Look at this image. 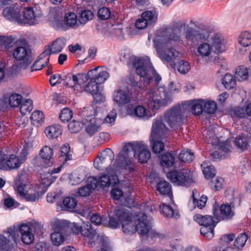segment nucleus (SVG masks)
Instances as JSON below:
<instances>
[{"label":"nucleus","mask_w":251,"mask_h":251,"mask_svg":"<svg viewBox=\"0 0 251 251\" xmlns=\"http://www.w3.org/2000/svg\"><path fill=\"white\" fill-rule=\"evenodd\" d=\"M157 34L160 36L159 38H155L153 41L160 58L168 63L172 69H176L180 74H186L190 69L188 62L180 60L176 63V59L179 56V53L174 48H168L165 50H163L166 45L175 46L179 43L181 41L180 36L175 32L172 27L167 25L160 28Z\"/></svg>","instance_id":"f257e3e1"},{"label":"nucleus","mask_w":251,"mask_h":251,"mask_svg":"<svg viewBox=\"0 0 251 251\" xmlns=\"http://www.w3.org/2000/svg\"><path fill=\"white\" fill-rule=\"evenodd\" d=\"M163 120L172 130H179L184 123V114L180 105L172 107L164 113L163 119L160 118L153 123L150 142L152 151L155 153H159L164 151V144L158 139L164 138L169 132Z\"/></svg>","instance_id":"f03ea898"},{"label":"nucleus","mask_w":251,"mask_h":251,"mask_svg":"<svg viewBox=\"0 0 251 251\" xmlns=\"http://www.w3.org/2000/svg\"><path fill=\"white\" fill-rule=\"evenodd\" d=\"M173 83L170 82L169 87L164 86L159 87L156 90H151L147 94V104L148 108L152 110L150 114L146 109L141 105L134 107L132 105L128 104L126 107V111L129 115H135L139 118H144L149 119L155 112L162 106H167L172 102V89L171 86Z\"/></svg>","instance_id":"7ed1b4c3"},{"label":"nucleus","mask_w":251,"mask_h":251,"mask_svg":"<svg viewBox=\"0 0 251 251\" xmlns=\"http://www.w3.org/2000/svg\"><path fill=\"white\" fill-rule=\"evenodd\" d=\"M194 25L195 28L189 26L186 28L184 33L185 38L192 46L198 45V56L209 60L210 58H212L211 55L213 52L212 47L208 40L211 29L207 25L203 23L196 22Z\"/></svg>","instance_id":"20e7f679"},{"label":"nucleus","mask_w":251,"mask_h":251,"mask_svg":"<svg viewBox=\"0 0 251 251\" xmlns=\"http://www.w3.org/2000/svg\"><path fill=\"white\" fill-rule=\"evenodd\" d=\"M130 64L135 69L137 74L143 78L147 85L153 82V78L157 83L161 79L148 58H137L132 56L129 59Z\"/></svg>","instance_id":"39448f33"},{"label":"nucleus","mask_w":251,"mask_h":251,"mask_svg":"<svg viewBox=\"0 0 251 251\" xmlns=\"http://www.w3.org/2000/svg\"><path fill=\"white\" fill-rule=\"evenodd\" d=\"M135 219L138 222V225H134L131 219L123 224L122 228L125 233L132 234L139 230L142 236L147 235L151 229L150 222L147 219V216L144 212H139L135 216Z\"/></svg>","instance_id":"423d86ee"},{"label":"nucleus","mask_w":251,"mask_h":251,"mask_svg":"<svg viewBox=\"0 0 251 251\" xmlns=\"http://www.w3.org/2000/svg\"><path fill=\"white\" fill-rule=\"evenodd\" d=\"M193 220L201 226L200 233L207 240H211L214 235V228L219 222L215 221L213 217L210 215H202L196 214L193 216Z\"/></svg>","instance_id":"0eeeda50"},{"label":"nucleus","mask_w":251,"mask_h":251,"mask_svg":"<svg viewBox=\"0 0 251 251\" xmlns=\"http://www.w3.org/2000/svg\"><path fill=\"white\" fill-rule=\"evenodd\" d=\"M21 234V239L23 242L26 245L32 243L34 240V236L32 233V227L30 225L26 224H22L20 226H14L7 228L8 237L11 236V239L16 241L19 237V233Z\"/></svg>","instance_id":"6e6552de"},{"label":"nucleus","mask_w":251,"mask_h":251,"mask_svg":"<svg viewBox=\"0 0 251 251\" xmlns=\"http://www.w3.org/2000/svg\"><path fill=\"white\" fill-rule=\"evenodd\" d=\"M167 178L174 185L188 187L193 182L189 171L185 169L173 170L167 174Z\"/></svg>","instance_id":"1a4fd4ad"},{"label":"nucleus","mask_w":251,"mask_h":251,"mask_svg":"<svg viewBox=\"0 0 251 251\" xmlns=\"http://www.w3.org/2000/svg\"><path fill=\"white\" fill-rule=\"evenodd\" d=\"M12 1H0V9L2 10V15L4 18L11 21L18 23L22 9V5Z\"/></svg>","instance_id":"9d476101"},{"label":"nucleus","mask_w":251,"mask_h":251,"mask_svg":"<svg viewBox=\"0 0 251 251\" xmlns=\"http://www.w3.org/2000/svg\"><path fill=\"white\" fill-rule=\"evenodd\" d=\"M132 157L133 156L129 148L128 142L124 146L123 150L118 153L114 165L118 168L133 171L135 167L134 164L130 159V157Z\"/></svg>","instance_id":"9b49d317"},{"label":"nucleus","mask_w":251,"mask_h":251,"mask_svg":"<svg viewBox=\"0 0 251 251\" xmlns=\"http://www.w3.org/2000/svg\"><path fill=\"white\" fill-rule=\"evenodd\" d=\"M35 8V10L31 7L25 8L23 16L20 14L18 24L20 25L28 24L30 25L38 24L41 20L43 13L40 9H37L36 6Z\"/></svg>","instance_id":"f8f14e48"},{"label":"nucleus","mask_w":251,"mask_h":251,"mask_svg":"<svg viewBox=\"0 0 251 251\" xmlns=\"http://www.w3.org/2000/svg\"><path fill=\"white\" fill-rule=\"evenodd\" d=\"M129 148L132 156L135 157L137 154L138 160L142 164L147 162L151 157V152L147 146L142 142H129Z\"/></svg>","instance_id":"ddd939ff"},{"label":"nucleus","mask_w":251,"mask_h":251,"mask_svg":"<svg viewBox=\"0 0 251 251\" xmlns=\"http://www.w3.org/2000/svg\"><path fill=\"white\" fill-rule=\"evenodd\" d=\"M67 226L63 221H57L53 225V232L50 235L52 243L55 246H59L65 241L64 234L66 231Z\"/></svg>","instance_id":"4468645a"},{"label":"nucleus","mask_w":251,"mask_h":251,"mask_svg":"<svg viewBox=\"0 0 251 251\" xmlns=\"http://www.w3.org/2000/svg\"><path fill=\"white\" fill-rule=\"evenodd\" d=\"M63 13L60 11L58 7L52 9L49 14L48 19L50 24L57 30H67L64 21L62 20Z\"/></svg>","instance_id":"2eb2a0df"},{"label":"nucleus","mask_w":251,"mask_h":251,"mask_svg":"<svg viewBox=\"0 0 251 251\" xmlns=\"http://www.w3.org/2000/svg\"><path fill=\"white\" fill-rule=\"evenodd\" d=\"M13 57L17 61H22L21 67L26 68L32 61L30 50L23 46L16 47L12 51Z\"/></svg>","instance_id":"dca6fc26"},{"label":"nucleus","mask_w":251,"mask_h":251,"mask_svg":"<svg viewBox=\"0 0 251 251\" xmlns=\"http://www.w3.org/2000/svg\"><path fill=\"white\" fill-rule=\"evenodd\" d=\"M74 228L77 232H80L82 235L86 237L85 239L91 244L95 243L97 232L93 228L90 223H84L83 227L79 226L77 224L74 225Z\"/></svg>","instance_id":"f3484780"},{"label":"nucleus","mask_w":251,"mask_h":251,"mask_svg":"<svg viewBox=\"0 0 251 251\" xmlns=\"http://www.w3.org/2000/svg\"><path fill=\"white\" fill-rule=\"evenodd\" d=\"M141 78V77L139 78L137 76H131L128 79V89L131 94L138 95L147 86L146 82H145L143 80H142Z\"/></svg>","instance_id":"a211bd4d"},{"label":"nucleus","mask_w":251,"mask_h":251,"mask_svg":"<svg viewBox=\"0 0 251 251\" xmlns=\"http://www.w3.org/2000/svg\"><path fill=\"white\" fill-rule=\"evenodd\" d=\"M204 100L199 99L185 101L183 103V107L191 109L192 113L195 115H200L204 112Z\"/></svg>","instance_id":"6ab92c4d"},{"label":"nucleus","mask_w":251,"mask_h":251,"mask_svg":"<svg viewBox=\"0 0 251 251\" xmlns=\"http://www.w3.org/2000/svg\"><path fill=\"white\" fill-rule=\"evenodd\" d=\"M113 100L118 106L123 107L130 102L131 97L126 91L119 89L114 91Z\"/></svg>","instance_id":"aec40b11"},{"label":"nucleus","mask_w":251,"mask_h":251,"mask_svg":"<svg viewBox=\"0 0 251 251\" xmlns=\"http://www.w3.org/2000/svg\"><path fill=\"white\" fill-rule=\"evenodd\" d=\"M50 54V50H48V49L41 53L38 59L31 66V71L40 70L47 66L49 61V57Z\"/></svg>","instance_id":"412c9836"},{"label":"nucleus","mask_w":251,"mask_h":251,"mask_svg":"<svg viewBox=\"0 0 251 251\" xmlns=\"http://www.w3.org/2000/svg\"><path fill=\"white\" fill-rule=\"evenodd\" d=\"M92 179H96L97 181V187L100 186L101 188L109 187L110 185H115L119 181L117 176L115 175L108 176L104 174L100 176L99 179L96 177H92Z\"/></svg>","instance_id":"4be33fe9"},{"label":"nucleus","mask_w":251,"mask_h":251,"mask_svg":"<svg viewBox=\"0 0 251 251\" xmlns=\"http://www.w3.org/2000/svg\"><path fill=\"white\" fill-rule=\"evenodd\" d=\"M114 158V154L112 151L109 149L107 148L103 151L100 156L96 158L94 162V165L95 167L98 169H100L102 168L101 165L104 163L106 160H108L111 163Z\"/></svg>","instance_id":"5701e85b"},{"label":"nucleus","mask_w":251,"mask_h":251,"mask_svg":"<svg viewBox=\"0 0 251 251\" xmlns=\"http://www.w3.org/2000/svg\"><path fill=\"white\" fill-rule=\"evenodd\" d=\"M100 67H97L90 70L87 73L90 80H96L97 82H104L109 77V73L105 71L98 72Z\"/></svg>","instance_id":"b1692460"},{"label":"nucleus","mask_w":251,"mask_h":251,"mask_svg":"<svg viewBox=\"0 0 251 251\" xmlns=\"http://www.w3.org/2000/svg\"><path fill=\"white\" fill-rule=\"evenodd\" d=\"M210 40L211 46L214 48L215 52H222L226 50L224 40L220 34L213 33L211 35Z\"/></svg>","instance_id":"393cba45"},{"label":"nucleus","mask_w":251,"mask_h":251,"mask_svg":"<svg viewBox=\"0 0 251 251\" xmlns=\"http://www.w3.org/2000/svg\"><path fill=\"white\" fill-rule=\"evenodd\" d=\"M87 118L83 120L84 124L85 125V130L86 133L90 136H92L100 128V126L96 123V120L93 117V116H87Z\"/></svg>","instance_id":"a878e982"},{"label":"nucleus","mask_w":251,"mask_h":251,"mask_svg":"<svg viewBox=\"0 0 251 251\" xmlns=\"http://www.w3.org/2000/svg\"><path fill=\"white\" fill-rule=\"evenodd\" d=\"M97 180L92 179L88 180L86 185L79 188L77 190V194L81 197L89 196L93 191L97 188Z\"/></svg>","instance_id":"bb28decb"},{"label":"nucleus","mask_w":251,"mask_h":251,"mask_svg":"<svg viewBox=\"0 0 251 251\" xmlns=\"http://www.w3.org/2000/svg\"><path fill=\"white\" fill-rule=\"evenodd\" d=\"M39 155L43 160L45 165L50 166L52 164V156L53 155L52 149L47 146H45L40 150Z\"/></svg>","instance_id":"cd10ccee"},{"label":"nucleus","mask_w":251,"mask_h":251,"mask_svg":"<svg viewBox=\"0 0 251 251\" xmlns=\"http://www.w3.org/2000/svg\"><path fill=\"white\" fill-rule=\"evenodd\" d=\"M23 163V162L14 154L6 155L4 170L9 171L12 169H17Z\"/></svg>","instance_id":"c85d7f7f"},{"label":"nucleus","mask_w":251,"mask_h":251,"mask_svg":"<svg viewBox=\"0 0 251 251\" xmlns=\"http://www.w3.org/2000/svg\"><path fill=\"white\" fill-rule=\"evenodd\" d=\"M62 168V165H60L56 168H54L52 170L49 169L47 172V176L46 177L44 175H41V179L43 183L46 184L47 183V185L50 186L52 183L57 178V176L54 174L59 173Z\"/></svg>","instance_id":"c756f323"},{"label":"nucleus","mask_w":251,"mask_h":251,"mask_svg":"<svg viewBox=\"0 0 251 251\" xmlns=\"http://www.w3.org/2000/svg\"><path fill=\"white\" fill-rule=\"evenodd\" d=\"M64 21L67 29L68 27L76 28L80 25L78 18L74 12H69L65 14Z\"/></svg>","instance_id":"7c9ffc66"},{"label":"nucleus","mask_w":251,"mask_h":251,"mask_svg":"<svg viewBox=\"0 0 251 251\" xmlns=\"http://www.w3.org/2000/svg\"><path fill=\"white\" fill-rule=\"evenodd\" d=\"M220 219L222 220L228 221L231 220L235 215L234 211L232 210L228 204H222L220 207Z\"/></svg>","instance_id":"2f4dec72"},{"label":"nucleus","mask_w":251,"mask_h":251,"mask_svg":"<svg viewBox=\"0 0 251 251\" xmlns=\"http://www.w3.org/2000/svg\"><path fill=\"white\" fill-rule=\"evenodd\" d=\"M249 76L251 77V66L248 68L244 66H240L236 68L235 77L238 81L246 80Z\"/></svg>","instance_id":"473e14b6"},{"label":"nucleus","mask_w":251,"mask_h":251,"mask_svg":"<svg viewBox=\"0 0 251 251\" xmlns=\"http://www.w3.org/2000/svg\"><path fill=\"white\" fill-rule=\"evenodd\" d=\"M66 40L63 37L57 38L52 43L51 48H48L51 54H56L62 51L65 46Z\"/></svg>","instance_id":"72a5a7b5"},{"label":"nucleus","mask_w":251,"mask_h":251,"mask_svg":"<svg viewBox=\"0 0 251 251\" xmlns=\"http://www.w3.org/2000/svg\"><path fill=\"white\" fill-rule=\"evenodd\" d=\"M78 23L80 25H84L94 17V13L90 10L81 9L78 12Z\"/></svg>","instance_id":"f704fd0d"},{"label":"nucleus","mask_w":251,"mask_h":251,"mask_svg":"<svg viewBox=\"0 0 251 251\" xmlns=\"http://www.w3.org/2000/svg\"><path fill=\"white\" fill-rule=\"evenodd\" d=\"M63 84L70 88H74L75 90L77 87V77L71 73H68L62 75Z\"/></svg>","instance_id":"c9c22d12"},{"label":"nucleus","mask_w":251,"mask_h":251,"mask_svg":"<svg viewBox=\"0 0 251 251\" xmlns=\"http://www.w3.org/2000/svg\"><path fill=\"white\" fill-rule=\"evenodd\" d=\"M156 190L161 195H172V186L165 180H160L156 185Z\"/></svg>","instance_id":"e433bc0d"},{"label":"nucleus","mask_w":251,"mask_h":251,"mask_svg":"<svg viewBox=\"0 0 251 251\" xmlns=\"http://www.w3.org/2000/svg\"><path fill=\"white\" fill-rule=\"evenodd\" d=\"M45 133L49 138H55L62 133L61 127L59 125L50 126L45 129Z\"/></svg>","instance_id":"4c0bfd02"},{"label":"nucleus","mask_w":251,"mask_h":251,"mask_svg":"<svg viewBox=\"0 0 251 251\" xmlns=\"http://www.w3.org/2000/svg\"><path fill=\"white\" fill-rule=\"evenodd\" d=\"M116 217L118 218L122 226L123 223L128 222L131 218L130 212L125 208L117 209L115 212Z\"/></svg>","instance_id":"58836bf2"},{"label":"nucleus","mask_w":251,"mask_h":251,"mask_svg":"<svg viewBox=\"0 0 251 251\" xmlns=\"http://www.w3.org/2000/svg\"><path fill=\"white\" fill-rule=\"evenodd\" d=\"M175 161V156L170 153L163 154L160 159V165L163 167L170 168L172 167Z\"/></svg>","instance_id":"ea45409f"},{"label":"nucleus","mask_w":251,"mask_h":251,"mask_svg":"<svg viewBox=\"0 0 251 251\" xmlns=\"http://www.w3.org/2000/svg\"><path fill=\"white\" fill-rule=\"evenodd\" d=\"M5 231L6 236L2 234L0 235V248L3 251H9L13 249V244L11 241V236L8 237V234H7Z\"/></svg>","instance_id":"a19ab883"},{"label":"nucleus","mask_w":251,"mask_h":251,"mask_svg":"<svg viewBox=\"0 0 251 251\" xmlns=\"http://www.w3.org/2000/svg\"><path fill=\"white\" fill-rule=\"evenodd\" d=\"M143 17L149 25L155 24L157 20L158 14L155 10H147L142 14Z\"/></svg>","instance_id":"79ce46f5"},{"label":"nucleus","mask_w":251,"mask_h":251,"mask_svg":"<svg viewBox=\"0 0 251 251\" xmlns=\"http://www.w3.org/2000/svg\"><path fill=\"white\" fill-rule=\"evenodd\" d=\"M159 209L161 213L164 216L168 218H172L173 216H174L176 219H177L179 217L178 213H175L172 207L169 205L162 203V204L159 206Z\"/></svg>","instance_id":"37998d69"},{"label":"nucleus","mask_w":251,"mask_h":251,"mask_svg":"<svg viewBox=\"0 0 251 251\" xmlns=\"http://www.w3.org/2000/svg\"><path fill=\"white\" fill-rule=\"evenodd\" d=\"M46 191L38 192L37 190H31L27 191L24 195V198L27 201L35 202L39 199V198L45 193Z\"/></svg>","instance_id":"c03bdc74"},{"label":"nucleus","mask_w":251,"mask_h":251,"mask_svg":"<svg viewBox=\"0 0 251 251\" xmlns=\"http://www.w3.org/2000/svg\"><path fill=\"white\" fill-rule=\"evenodd\" d=\"M70 152V147L69 144H64L61 147L58 153L59 157H61L64 159V163L72 159V155Z\"/></svg>","instance_id":"a18cd8bd"},{"label":"nucleus","mask_w":251,"mask_h":251,"mask_svg":"<svg viewBox=\"0 0 251 251\" xmlns=\"http://www.w3.org/2000/svg\"><path fill=\"white\" fill-rule=\"evenodd\" d=\"M103 82H97L96 80H90L89 82L86 85L84 91L91 94L95 93L96 91H100L101 88L100 84Z\"/></svg>","instance_id":"49530a36"},{"label":"nucleus","mask_w":251,"mask_h":251,"mask_svg":"<svg viewBox=\"0 0 251 251\" xmlns=\"http://www.w3.org/2000/svg\"><path fill=\"white\" fill-rule=\"evenodd\" d=\"M197 193V190L196 189H193L192 195L193 204L195 205V207L197 206L199 209H202L205 205L207 198L206 196L203 195L201 197V199L198 200L195 197V195Z\"/></svg>","instance_id":"de8ad7c7"},{"label":"nucleus","mask_w":251,"mask_h":251,"mask_svg":"<svg viewBox=\"0 0 251 251\" xmlns=\"http://www.w3.org/2000/svg\"><path fill=\"white\" fill-rule=\"evenodd\" d=\"M222 84L227 89L233 88L236 84V80L233 75L226 73L222 78Z\"/></svg>","instance_id":"09e8293b"},{"label":"nucleus","mask_w":251,"mask_h":251,"mask_svg":"<svg viewBox=\"0 0 251 251\" xmlns=\"http://www.w3.org/2000/svg\"><path fill=\"white\" fill-rule=\"evenodd\" d=\"M23 97L17 93L11 94L8 98V103L11 107H17L22 101Z\"/></svg>","instance_id":"8fccbe9b"},{"label":"nucleus","mask_w":251,"mask_h":251,"mask_svg":"<svg viewBox=\"0 0 251 251\" xmlns=\"http://www.w3.org/2000/svg\"><path fill=\"white\" fill-rule=\"evenodd\" d=\"M194 158V153L189 150L181 151L178 155L179 159L184 163L191 162Z\"/></svg>","instance_id":"3c124183"},{"label":"nucleus","mask_w":251,"mask_h":251,"mask_svg":"<svg viewBox=\"0 0 251 251\" xmlns=\"http://www.w3.org/2000/svg\"><path fill=\"white\" fill-rule=\"evenodd\" d=\"M240 44L244 47H248L251 44V34L247 31L242 32L238 39Z\"/></svg>","instance_id":"603ef678"},{"label":"nucleus","mask_w":251,"mask_h":251,"mask_svg":"<svg viewBox=\"0 0 251 251\" xmlns=\"http://www.w3.org/2000/svg\"><path fill=\"white\" fill-rule=\"evenodd\" d=\"M248 239V236L246 233H241L236 238L233 245L239 250L244 247Z\"/></svg>","instance_id":"864d4df0"},{"label":"nucleus","mask_w":251,"mask_h":251,"mask_svg":"<svg viewBox=\"0 0 251 251\" xmlns=\"http://www.w3.org/2000/svg\"><path fill=\"white\" fill-rule=\"evenodd\" d=\"M20 105V111L23 115H26L27 113H30L33 109L32 101L30 99L26 100L23 102L22 101Z\"/></svg>","instance_id":"5fc2aeb1"},{"label":"nucleus","mask_w":251,"mask_h":251,"mask_svg":"<svg viewBox=\"0 0 251 251\" xmlns=\"http://www.w3.org/2000/svg\"><path fill=\"white\" fill-rule=\"evenodd\" d=\"M204 112L208 114H213L217 108L216 103L213 100H204Z\"/></svg>","instance_id":"6e6d98bb"},{"label":"nucleus","mask_w":251,"mask_h":251,"mask_svg":"<svg viewBox=\"0 0 251 251\" xmlns=\"http://www.w3.org/2000/svg\"><path fill=\"white\" fill-rule=\"evenodd\" d=\"M77 203V200L71 197H67L64 198L62 203L66 209H72L74 208Z\"/></svg>","instance_id":"4d7b16f0"},{"label":"nucleus","mask_w":251,"mask_h":251,"mask_svg":"<svg viewBox=\"0 0 251 251\" xmlns=\"http://www.w3.org/2000/svg\"><path fill=\"white\" fill-rule=\"evenodd\" d=\"M73 112L69 108H63L59 114V118L63 123L68 122L73 117Z\"/></svg>","instance_id":"13d9d810"},{"label":"nucleus","mask_w":251,"mask_h":251,"mask_svg":"<svg viewBox=\"0 0 251 251\" xmlns=\"http://www.w3.org/2000/svg\"><path fill=\"white\" fill-rule=\"evenodd\" d=\"M205 164L203 163L201 165L202 167V172L205 177L207 179L213 178L215 175L214 168L212 165L205 166Z\"/></svg>","instance_id":"bf43d9fd"},{"label":"nucleus","mask_w":251,"mask_h":251,"mask_svg":"<svg viewBox=\"0 0 251 251\" xmlns=\"http://www.w3.org/2000/svg\"><path fill=\"white\" fill-rule=\"evenodd\" d=\"M111 12L109 8L106 7H102L99 8L98 11V17L101 20L108 19L111 16Z\"/></svg>","instance_id":"052dcab7"},{"label":"nucleus","mask_w":251,"mask_h":251,"mask_svg":"<svg viewBox=\"0 0 251 251\" xmlns=\"http://www.w3.org/2000/svg\"><path fill=\"white\" fill-rule=\"evenodd\" d=\"M82 124L80 122L73 120L69 123L68 127L70 131L72 133L78 132L82 128Z\"/></svg>","instance_id":"680f3d73"},{"label":"nucleus","mask_w":251,"mask_h":251,"mask_svg":"<svg viewBox=\"0 0 251 251\" xmlns=\"http://www.w3.org/2000/svg\"><path fill=\"white\" fill-rule=\"evenodd\" d=\"M235 144L238 148L242 150L247 149L248 142L247 139L243 136H239L235 139Z\"/></svg>","instance_id":"e2e57ef3"},{"label":"nucleus","mask_w":251,"mask_h":251,"mask_svg":"<svg viewBox=\"0 0 251 251\" xmlns=\"http://www.w3.org/2000/svg\"><path fill=\"white\" fill-rule=\"evenodd\" d=\"M13 39L11 37L0 36V46L2 49H8L11 46Z\"/></svg>","instance_id":"0e129e2a"},{"label":"nucleus","mask_w":251,"mask_h":251,"mask_svg":"<svg viewBox=\"0 0 251 251\" xmlns=\"http://www.w3.org/2000/svg\"><path fill=\"white\" fill-rule=\"evenodd\" d=\"M223 182L224 179L222 178L217 177L212 179L210 182L209 185L215 191H218L222 188Z\"/></svg>","instance_id":"69168bd1"},{"label":"nucleus","mask_w":251,"mask_h":251,"mask_svg":"<svg viewBox=\"0 0 251 251\" xmlns=\"http://www.w3.org/2000/svg\"><path fill=\"white\" fill-rule=\"evenodd\" d=\"M30 119L36 122H42L44 121V117L42 112L36 110L34 111L30 116Z\"/></svg>","instance_id":"338daca9"},{"label":"nucleus","mask_w":251,"mask_h":251,"mask_svg":"<svg viewBox=\"0 0 251 251\" xmlns=\"http://www.w3.org/2000/svg\"><path fill=\"white\" fill-rule=\"evenodd\" d=\"M111 197L115 200H119L123 197V191L117 187L113 188L110 192Z\"/></svg>","instance_id":"774afa93"}]
</instances>
